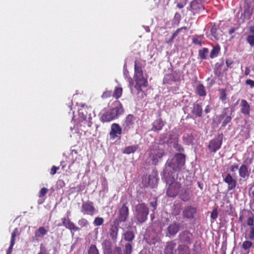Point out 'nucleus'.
Wrapping results in <instances>:
<instances>
[{
    "label": "nucleus",
    "mask_w": 254,
    "mask_h": 254,
    "mask_svg": "<svg viewBox=\"0 0 254 254\" xmlns=\"http://www.w3.org/2000/svg\"><path fill=\"white\" fill-rule=\"evenodd\" d=\"M113 104L114 105L113 108L103 112L101 117V122H110L124 113V109L122 103L119 101H115Z\"/></svg>",
    "instance_id": "f257e3e1"
},
{
    "label": "nucleus",
    "mask_w": 254,
    "mask_h": 254,
    "mask_svg": "<svg viewBox=\"0 0 254 254\" xmlns=\"http://www.w3.org/2000/svg\"><path fill=\"white\" fill-rule=\"evenodd\" d=\"M245 218L247 225L250 226L248 238L254 241V215L250 210H243L240 214L238 221L242 223Z\"/></svg>",
    "instance_id": "f03ea898"
},
{
    "label": "nucleus",
    "mask_w": 254,
    "mask_h": 254,
    "mask_svg": "<svg viewBox=\"0 0 254 254\" xmlns=\"http://www.w3.org/2000/svg\"><path fill=\"white\" fill-rule=\"evenodd\" d=\"M149 214V208L144 203H141L135 206L134 217L137 222L142 224L146 221Z\"/></svg>",
    "instance_id": "7ed1b4c3"
},
{
    "label": "nucleus",
    "mask_w": 254,
    "mask_h": 254,
    "mask_svg": "<svg viewBox=\"0 0 254 254\" xmlns=\"http://www.w3.org/2000/svg\"><path fill=\"white\" fill-rule=\"evenodd\" d=\"M164 178L167 184H169L167 190V195L171 197H175L178 193V190L181 188V185L175 181L173 177L169 178L164 174Z\"/></svg>",
    "instance_id": "20e7f679"
},
{
    "label": "nucleus",
    "mask_w": 254,
    "mask_h": 254,
    "mask_svg": "<svg viewBox=\"0 0 254 254\" xmlns=\"http://www.w3.org/2000/svg\"><path fill=\"white\" fill-rule=\"evenodd\" d=\"M223 133H221L218 134L216 137L209 141L207 147L210 152L215 153L221 148L223 142Z\"/></svg>",
    "instance_id": "39448f33"
},
{
    "label": "nucleus",
    "mask_w": 254,
    "mask_h": 254,
    "mask_svg": "<svg viewBox=\"0 0 254 254\" xmlns=\"http://www.w3.org/2000/svg\"><path fill=\"white\" fill-rule=\"evenodd\" d=\"M185 164V155L182 153L176 154L173 159L169 163V166L174 171L180 170Z\"/></svg>",
    "instance_id": "423d86ee"
},
{
    "label": "nucleus",
    "mask_w": 254,
    "mask_h": 254,
    "mask_svg": "<svg viewBox=\"0 0 254 254\" xmlns=\"http://www.w3.org/2000/svg\"><path fill=\"white\" fill-rule=\"evenodd\" d=\"M164 155V151L163 149L156 147L151 149L149 151V156L151 164L156 165L159 159H161Z\"/></svg>",
    "instance_id": "0eeeda50"
},
{
    "label": "nucleus",
    "mask_w": 254,
    "mask_h": 254,
    "mask_svg": "<svg viewBox=\"0 0 254 254\" xmlns=\"http://www.w3.org/2000/svg\"><path fill=\"white\" fill-rule=\"evenodd\" d=\"M81 212L84 215L93 216L97 212L92 201L87 200L83 201L81 207Z\"/></svg>",
    "instance_id": "6e6552de"
},
{
    "label": "nucleus",
    "mask_w": 254,
    "mask_h": 254,
    "mask_svg": "<svg viewBox=\"0 0 254 254\" xmlns=\"http://www.w3.org/2000/svg\"><path fill=\"white\" fill-rule=\"evenodd\" d=\"M134 79L135 82L134 88L137 90L138 93L142 91V87H146L148 85V81L146 78L143 76L142 73L134 74Z\"/></svg>",
    "instance_id": "1a4fd4ad"
},
{
    "label": "nucleus",
    "mask_w": 254,
    "mask_h": 254,
    "mask_svg": "<svg viewBox=\"0 0 254 254\" xmlns=\"http://www.w3.org/2000/svg\"><path fill=\"white\" fill-rule=\"evenodd\" d=\"M127 202L124 203L118 210V217L114 220H117L118 222H125L129 216V209L127 205Z\"/></svg>",
    "instance_id": "9d476101"
},
{
    "label": "nucleus",
    "mask_w": 254,
    "mask_h": 254,
    "mask_svg": "<svg viewBox=\"0 0 254 254\" xmlns=\"http://www.w3.org/2000/svg\"><path fill=\"white\" fill-rule=\"evenodd\" d=\"M179 239L181 243L188 245L193 243V236L189 231L185 230L180 233Z\"/></svg>",
    "instance_id": "9b49d317"
},
{
    "label": "nucleus",
    "mask_w": 254,
    "mask_h": 254,
    "mask_svg": "<svg viewBox=\"0 0 254 254\" xmlns=\"http://www.w3.org/2000/svg\"><path fill=\"white\" fill-rule=\"evenodd\" d=\"M205 0H192L191 1L190 4V9L194 14L204 10L203 2Z\"/></svg>",
    "instance_id": "f8f14e48"
},
{
    "label": "nucleus",
    "mask_w": 254,
    "mask_h": 254,
    "mask_svg": "<svg viewBox=\"0 0 254 254\" xmlns=\"http://www.w3.org/2000/svg\"><path fill=\"white\" fill-rule=\"evenodd\" d=\"M135 119V117L132 114H129L127 116L123 124L124 132H127L133 127Z\"/></svg>",
    "instance_id": "ddd939ff"
},
{
    "label": "nucleus",
    "mask_w": 254,
    "mask_h": 254,
    "mask_svg": "<svg viewBox=\"0 0 254 254\" xmlns=\"http://www.w3.org/2000/svg\"><path fill=\"white\" fill-rule=\"evenodd\" d=\"M120 223L117 220H113L110 224L109 234L112 240L114 241H117Z\"/></svg>",
    "instance_id": "4468645a"
},
{
    "label": "nucleus",
    "mask_w": 254,
    "mask_h": 254,
    "mask_svg": "<svg viewBox=\"0 0 254 254\" xmlns=\"http://www.w3.org/2000/svg\"><path fill=\"white\" fill-rule=\"evenodd\" d=\"M122 132V128L120 125L116 123H114L111 125V131L109 133L110 138L115 139L118 138L121 139L120 135Z\"/></svg>",
    "instance_id": "2eb2a0df"
},
{
    "label": "nucleus",
    "mask_w": 254,
    "mask_h": 254,
    "mask_svg": "<svg viewBox=\"0 0 254 254\" xmlns=\"http://www.w3.org/2000/svg\"><path fill=\"white\" fill-rule=\"evenodd\" d=\"M197 212L196 208L191 205L186 206L183 211V215L184 218L191 219L194 218Z\"/></svg>",
    "instance_id": "dca6fc26"
},
{
    "label": "nucleus",
    "mask_w": 254,
    "mask_h": 254,
    "mask_svg": "<svg viewBox=\"0 0 254 254\" xmlns=\"http://www.w3.org/2000/svg\"><path fill=\"white\" fill-rule=\"evenodd\" d=\"M249 166L243 163L239 168V177L243 179L247 180L251 173V168Z\"/></svg>",
    "instance_id": "f3484780"
},
{
    "label": "nucleus",
    "mask_w": 254,
    "mask_h": 254,
    "mask_svg": "<svg viewBox=\"0 0 254 254\" xmlns=\"http://www.w3.org/2000/svg\"><path fill=\"white\" fill-rule=\"evenodd\" d=\"M223 181L228 185L227 190L228 191L234 190L236 188L237 184V181L233 178L230 173L226 174L223 179Z\"/></svg>",
    "instance_id": "a211bd4d"
},
{
    "label": "nucleus",
    "mask_w": 254,
    "mask_h": 254,
    "mask_svg": "<svg viewBox=\"0 0 254 254\" xmlns=\"http://www.w3.org/2000/svg\"><path fill=\"white\" fill-rule=\"evenodd\" d=\"M62 225L66 229L70 230L71 233L73 234L74 232L79 230V228L75 226L74 223L71 221L70 219L68 217H64L62 218Z\"/></svg>",
    "instance_id": "6ab92c4d"
},
{
    "label": "nucleus",
    "mask_w": 254,
    "mask_h": 254,
    "mask_svg": "<svg viewBox=\"0 0 254 254\" xmlns=\"http://www.w3.org/2000/svg\"><path fill=\"white\" fill-rule=\"evenodd\" d=\"M254 159V150L249 148L244 154L243 163L250 166L252 164Z\"/></svg>",
    "instance_id": "aec40b11"
},
{
    "label": "nucleus",
    "mask_w": 254,
    "mask_h": 254,
    "mask_svg": "<svg viewBox=\"0 0 254 254\" xmlns=\"http://www.w3.org/2000/svg\"><path fill=\"white\" fill-rule=\"evenodd\" d=\"M142 183L145 187L148 186L154 187L156 183V179L152 175H146L142 178Z\"/></svg>",
    "instance_id": "412c9836"
},
{
    "label": "nucleus",
    "mask_w": 254,
    "mask_h": 254,
    "mask_svg": "<svg viewBox=\"0 0 254 254\" xmlns=\"http://www.w3.org/2000/svg\"><path fill=\"white\" fill-rule=\"evenodd\" d=\"M202 108L201 103L194 102L192 105L191 110L192 114L195 117L201 118L202 116Z\"/></svg>",
    "instance_id": "4be33fe9"
},
{
    "label": "nucleus",
    "mask_w": 254,
    "mask_h": 254,
    "mask_svg": "<svg viewBox=\"0 0 254 254\" xmlns=\"http://www.w3.org/2000/svg\"><path fill=\"white\" fill-rule=\"evenodd\" d=\"M165 122L161 118L155 120L152 123L151 130L154 132H159L163 128Z\"/></svg>",
    "instance_id": "5701e85b"
},
{
    "label": "nucleus",
    "mask_w": 254,
    "mask_h": 254,
    "mask_svg": "<svg viewBox=\"0 0 254 254\" xmlns=\"http://www.w3.org/2000/svg\"><path fill=\"white\" fill-rule=\"evenodd\" d=\"M169 143H173V147L179 152H183L184 150V148L179 143V136L178 135L174 136V138H172V135H170L169 137Z\"/></svg>",
    "instance_id": "b1692460"
},
{
    "label": "nucleus",
    "mask_w": 254,
    "mask_h": 254,
    "mask_svg": "<svg viewBox=\"0 0 254 254\" xmlns=\"http://www.w3.org/2000/svg\"><path fill=\"white\" fill-rule=\"evenodd\" d=\"M254 243L249 240L244 241L241 246L242 252L241 254H249L250 249L254 247Z\"/></svg>",
    "instance_id": "393cba45"
},
{
    "label": "nucleus",
    "mask_w": 254,
    "mask_h": 254,
    "mask_svg": "<svg viewBox=\"0 0 254 254\" xmlns=\"http://www.w3.org/2000/svg\"><path fill=\"white\" fill-rule=\"evenodd\" d=\"M176 254H190V247L186 244H179L175 250Z\"/></svg>",
    "instance_id": "a878e982"
},
{
    "label": "nucleus",
    "mask_w": 254,
    "mask_h": 254,
    "mask_svg": "<svg viewBox=\"0 0 254 254\" xmlns=\"http://www.w3.org/2000/svg\"><path fill=\"white\" fill-rule=\"evenodd\" d=\"M241 112L245 115H250V106L247 100L242 99L241 101Z\"/></svg>",
    "instance_id": "bb28decb"
},
{
    "label": "nucleus",
    "mask_w": 254,
    "mask_h": 254,
    "mask_svg": "<svg viewBox=\"0 0 254 254\" xmlns=\"http://www.w3.org/2000/svg\"><path fill=\"white\" fill-rule=\"evenodd\" d=\"M48 230L44 227H39L35 232L34 237L36 241H38L40 238H43L44 236L47 234Z\"/></svg>",
    "instance_id": "cd10ccee"
},
{
    "label": "nucleus",
    "mask_w": 254,
    "mask_h": 254,
    "mask_svg": "<svg viewBox=\"0 0 254 254\" xmlns=\"http://www.w3.org/2000/svg\"><path fill=\"white\" fill-rule=\"evenodd\" d=\"M180 226L176 223H173L170 224L167 228V231L169 235L172 236L175 235L179 231Z\"/></svg>",
    "instance_id": "c85d7f7f"
},
{
    "label": "nucleus",
    "mask_w": 254,
    "mask_h": 254,
    "mask_svg": "<svg viewBox=\"0 0 254 254\" xmlns=\"http://www.w3.org/2000/svg\"><path fill=\"white\" fill-rule=\"evenodd\" d=\"M176 243L174 241H170L167 243L165 252L166 254H173L175 252Z\"/></svg>",
    "instance_id": "c756f323"
},
{
    "label": "nucleus",
    "mask_w": 254,
    "mask_h": 254,
    "mask_svg": "<svg viewBox=\"0 0 254 254\" xmlns=\"http://www.w3.org/2000/svg\"><path fill=\"white\" fill-rule=\"evenodd\" d=\"M18 232V229L15 228L13 232L11 233V237L10 240V246L7 250L6 254H11L12 250L13 247L15 244V238L16 236V234Z\"/></svg>",
    "instance_id": "7c9ffc66"
},
{
    "label": "nucleus",
    "mask_w": 254,
    "mask_h": 254,
    "mask_svg": "<svg viewBox=\"0 0 254 254\" xmlns=\"http://www.w3.org/2000/svg\"><path fill=\"white\" fill-rule=\"evenodd\" d=\"M220 30L218 25L214 24L211 28L210 32L211 35L213 37L214 40H218L220 38L219 32Z\"/></svg>",
    "instance_id": "2f4dec72"
},
{
    "label": "nucleus",
    "mask_w": 254,
    "mask_h": 254,
    "mask_svg": "<svg viewBox=\"0 0 254 254\" xmlns=\"http://www.w3.org/2000/svg\"><path fill=\"white\" fill-rule=\"evenodd\" d=\"M179 197L184 202L189 201L190 199V194L187 189H182L181 190Z\"/></svg>",
    "instance_id": "473e14b6"
},
{
    "label": "nucleus",
    "mask_w": 254,
    "mask_h": 254,
    "mask_svg": "<svg viewBox=\"0 0 254 254\" xmlns=\"http://www.w3.org/2000/svg\"><path fill=\"white\" fill-rule=\"evenodd\" d=\"M177 74L176 72L167 74L164 79L168 83H170L172 81H180V78L177 77Z\"/></svg>",
    "instance_id": "72a5a7b5"
},
{
    "label": "nucleus",
    "mask_w": 254,
    "mask_h": 254,
    "mask_svg": "<svg viewBox=\"0 0 254 254\" xmlns=\"http://www.w3.org/2000/svg\"><path fill=\"white\" fill-rule=\"evenodd\" d=\"M254 8H251V6H244V10L242 16L244 15V18L247 19H250L253 13Z\"/></svg>",
    "instance_id": "f704fd0d"
},
{
    "label": "nucleus",
    "mask_w": 254,
    "mask_h": 254,
    "mask_svg": "<svg viewBox=\"0 0 254 254\" xmlns=\"http://www.w3.org/2000/svg\"><path fill=\"white\" fill-rule=\"evenodd\" d=\"M138 148L137 145H132L126 147L123 150V154H130L134 153Z\"/></svg>",
    "instance_id": "c9c22d12"
},
{
    "label": "nucleus",
    "mask_w": 254,
    "mask_h": 254,
    "mask_svg": "<svg viewBox=\"0 0 254 254\" xmlns=\"http://www.w3.org/2000/svg\"><path fill=\"white\" fill-rule=\"evenodd\" d=\"M226 115V113L224 112V111L223 112L222 114L220 115L219 117V120H222L223 119H224L222 126V127H225L227 124L230 123L232 120V117L230 116H227L225 117Z\"/></svg>",
    "instance_id": "e433bc0d"
},
{
    "label": "nucleus",
    "mask_w": 254,
    "mask_h": 254,
    "mask_svg": "<svg viewBox=\"0 0 254 254\" xmlns=\"http://www.w3.org/2000/svg\"><path fill=\"white\" fill-rule=\"evenodd\" d=\"M195 93L199 96H205L206 92L204 86L202 84H199L196 87Z\"/></svg>",
    "instance_id": "4c0bfd02"
},
{
    "label": "nucleus",
    "mask_w": 254,
    "mask_h": 254,
    "mask_svg": "<svg viewBox=\"0 0 254 254\" xmlns=\"http://www.w3.org/2000/svg\"><path fill=\"white\" fill-rule=\"evenodd\" d=\"M220 51V46L219 45H217L214 46L211 50L210 53V58L211 59H214L218 56L219 53Z\"/></svg>",
    "instance_id": "58836bf2"
},
{
    "label": "nucleus",
    "mask_w": 254,
    "mask_h": 254,
    "mask_svg": "<svg viewBox=\"0 0 254 254\" xmlns=\"http://www.w3.org/2000/svg\"><path fill=\"white\" fill-rule=\"evenodd\" d=\"M187 29V28L186 26H183L177 29V30L173 33L171 37L167 41V43L169 44L172 43V41L174 40V38L180 33V32H181L183 30H186Z\"/></svg>",
    "instance_id": "ea45409f"
},
{
    "label": "nucleus",
    "mask_w": 254,
    "mask_h": 254,
    "mask_svg": "<svg viewBox=\"0 0 254 254\" xmlns=\"http://www.w3.org/2000/svg\"><path fill=\"white\" fill-rule=\"evenodd\" d=\"M142 64L139 61L136 60L134 62V74L142 73Z\"/></svg>",
    "instance_id": "a19ab883"
},
{
    "label": "nucleus",
    "mask_w": 254,
    "mask_h": 254,
    "mask_svg": "<svg viewBox=\"0 0 254 254\" xmlns=\"http://www.w3.org/2000/svg\"><path fill=\"white\" fill-rule=\"evenodd\" d=\"M219 92V99L223 103H226L227 102V94L226 89L225 88H219L218 89Z\"/></svg>",
    "instance_id": "79ce46f5"
},
{
    "label": "nucleus",
    "mask_w": 254,
    "mask_h": 254,
    "mask_svg": "<svg viewBox=\"0 0 254 254\" xmlns=\"http://www.w3.org/2000/svg\"><path fill=\"white\" fill-rule=\"evenodd\" d=\"M124 240L127 242H131L134 238V234L131 231H127L124 235Z\"/></svg>",
    "instance_id": "37998d69"
},
{
    "label": "nucleus",
    "mask_w": 254,
    "mask_h": 254,
    "mask_svg": "<svg viewBox=\"0 0 254 254\" xmlns=\"http://www.w3.org/2000/svg\"><path fill=\"white\" fill-rule=\"evenodd\" d=\"M123 94V89L121 87H116L114 92L113 93V97H115L117 100Z\"/></svg>",
    "instance_id": "c03bdc74"
},
{
    "label": "nucleus",
    "mask_w": 254,
    "mask_h": 254,
    "mask_svg": "<svg viewBox=\"0 0 254 254\" xmlns=\"http://www.w3.org/2000/svg\"><path fill=\"white\" fill-rule=\"evenodd\" d=\"M183 140L185 144L189 145L192 142L193 140V137L191 134L188 133L185 134L183 137Z\"/></svg>",
    "instance_id": "a18cd8bd"
},
{
    "label": "nucleus",
    "mask_w": 254,
    "mask_h": 254,
    "mask_svg": "<svg viewBox=\"0 0 254 254\" xmlns=\"http://www.w3.org/2000/svg\"><path fill=\"white\" fill-rule=\"evenodd\" d=\"M87 254H100L99 250L95 245H91L87 250Z\"/></svg>",
    "instance_id": "49530a36"
},
{
    "label": "nucleus",
    "mask_w": 254,
    "mask_h": 254,
    "mask_svg": "<svg viewBox=\"0 0 254 254\" xmlns=\"http://www.w3.org/2000/svg\"><path fill=\"white\" fill-rule=\"evenodd\" d=\"M104 219L103 217H96L95 218L93 224L96 226H100L103 224Z\"/></svg>",
    "instance_id": "de8ad7c7"
},
{
    "label": "nucleus",
    "mask_w": 254,
    "mask_h": 254,
    "mask_svg": "<svg viewBox=\"0 0 254 254\" xmlns=\"http://www.w3.org/2000/svg\"><path fill=\"white\" fill-rule=\"evenodd\" d=\"M208 52V49L207 48H204L201 50L199 51V56L202 60L206 59V54Z\"/></svg>",
    "instance_id": "09e8293b"
},
{
    "label": "nucleus",
    "mask_w": 254,
    "mask_h": 254,
    "mask_svg": "<svg viewBox=\"0 0 254 254\" xmlns=\"http://www.w3.org/2000/svg\"><path fill=\"white\" fill-rule=\"evenodd\" d=\"M78 224L81 228L86 227L89 225V222L86 219L82 218L78 221Z\"/></svg>",
    "instance_id": "8fccbe9b"
},
{
    "label": "nucleus",
    "mask_w": 254,
    "mask_h": 254,
    "mask_svg": "<svg viewBox=\"0 0 254 254\" xmlns=\"http://www.w3.org/2000/svg\"><path fill=\"white\" fill-rule=\"evenodd\" d=\"M124 252V254H131L132 252V246L130 243H127L125 245Z\"/></svg>",
    "instance_id": "3c124183"
},
{
    "label": "nucleus",
    "mask_w": 254,
    "mask_h": 254,
    "mask_svg": "<svg viewBox=\"0 0 254 254\" xmlns=\"http://www.w3.org/2000/svg\"><path fill=\"white\" fill-rule=\"evenodd\" d=\"M113 96V92L111 90H105L102 94L101 97L103 99H106Z\"/></svg>",
    "instance_id": "603ef678"
},
{
    "label": "nucleus",
    "mask_w": 254,
    "mask_h": 254,
    "mask_svg": "<svg viewBox=\"0 0 254 254\" xmlns=\"http://www.w3.org/2000/svg\"><path fill=\"white\" fill-rule=\"evenodd\" d=\"M247 42L251 47L254 46V35H249L247 37Z\"/></svg>",
    "instance_id": "864d4df0"
},
{
    "label": "nucleus",
    "mask_w": 254,
    "mask_h": 254,
    "mask_svg": "<svg viewBox=\"0 0 254 254\" xmlns=\"http://www.w3.org/2000/svg\"><path fill=\"white\" fill-rule=\"evenodd\" d=\"M222 65H223V64H216V68L214 70L215 75H216L218 76H220L221 75V66Z\"/></svg>",
    "instance_id": "5fc2aeb1"
},
{
    "label": "nucleus",
    "mask_w": 254,
    "mask_h": 254,
    "mask_svg": "<svg viewBox=\"0 0 254 254\" xmlns=\"http://www.w3.org/2000/svg\"><path fill=\"white\" fill-rule=\"evenodd\" d=\"M48 190L46 188H43L41 189L39 192L38 196L39 197H43L48 192Z\"/></svg>",
    "instance_id": "6e6d98bb"
},
{
    "label": "nucleus",
    "mask_w": 254,
    "mask_h": 254,
    "mask_svg": "<svg viewBox=\"0 0 254 254\" xmlns=\"http://www.w3.org/2000/svg\"><path fill=\"white\" fill-rule=\"evenodd\" d=\"M218 214L217 212V209L215 208L212 210V211L211 213L210 218L212 219L215 220L218 217Z\"/></svg>",
    "instance_id": "4d7b16f0"
},
{
    "label": "nucleus",
    "mask_w": 254,
    "mask_h": 254,
    "mask_svg": "<svg viewBox=\"0 0 254 254\" xmlns=\"http://www.w3.org/2000/svg\"><path fill=\"white\" fill-rule=\"evenodd\" d=\"M180 1L177 3V7L179 8H183L187 4V0H179Z\"/></svg>",
    "instance_id": "13d9d810"
},
{
    "label": "nucleus",
    "mask_w": 254,
    "mask_h": 254,
    "mask_svg": "<svg viewBox=\"0 0 254 254\" xmlns=\"http://www.w3.org/2000/svg\"><path fill=\"white\" fill-rule=\"evenodd\" d=\"M244 6H251V8H254V0H245Z\"/></svg>",
    "instance_id": "bf43d9fd"
},
{
    "label": "nucleus",
    "mask_w": 254,
    "mask_h": 254,
    "mask_svg": "<svg viewBox=\"0 0 254 254\" xmlns=\"http://www.w3.org/2000/svg\"><path fill=\"white\" fill-rule=\"evenodd\" d=\"M234 64V61L230 59H227L226 60V64L228 68H232L233 67V64Z\"/></svg>",
    "instance_id": "052dcab7"
},
{
    "label": "nucleus",
    "mask_w": 254,
    "mask_h": 254,
    "mask_svg": "<svg viewBox=\"0 0 254 254\" xmlns=\"http://www.w3.org/2000/svg\"><path fill=\"white\" fill-rule=\"evenodd\" d=\"M249 194V196L252 198L251 199H254V185L252 186L250 188Z\"/></svg>",
    "instance_id": "680f3d73"
},
{
    "label": "nucleus",
    "mask_w": 254,
    "mask_h": 254,
    "mask_svg": "<svg viewBox=\"0 0 254 254\" xmlns=\"http://www.w3.org/2000/svg\"><path fill=\"white\" fill-rule=\"evenodd\" d=\"M82 123L83 125L87 124L88 127H91L92 122L89 120H86V117H83V121H82Z\"/></svg>",
    "instance_id": "e2e57ef3"
},
{
    "label": "nucleus",
    "mask_w": 254,
    "mask_h": 254,
    "mask_svg": "<svg viewBox=\"0 0 254 254\" xmlns=\"http://www.w3.org/2000/svg\"><path fill=\"white\" fill-rule=\"evenodd\" d=\"M59 169H60L59 167H56L55 166H53L51 169L50 174L52 175H55L57 173V170H58Z\"/></svg>",
    "instance_id": "0e129e2a"
},
{
    "label": "nucleus",
    "mask_w": 254,
    "mask_h": 254,
    "mask_svg": "<svg viewBox=\"0 0 254 254\" xmlns=\"http://www.w3.org/2000/svg\"><path fill=\"white\" fill-rule=\"evenodd\" d=\"M239 165L237 164H235L234 165L230 166V170L232 172H234L236 170H239Z\"/></svg>",
    "instance_id": "69168bd1"
},
{
    "label": "nucleus",
    "mask_w": 254,
    "mask_h": 254,
    "mask_svg": "<svg viewBox=\"0 0 254 254\" xmlns=\"http://www.w3.org/2000/svg\"><path fill=\"white\" fill-rule=\"evenodd\" d=\"M246 84L249 85L251 88L254 87V80L248 79L246 80Z\"/></svg>",
    "instance_id": "338daca9"
},
{
    "label": "nucleus",
    "mask_w": 254,
    "mask_h": 254,
    "mask_svg": "<svg viewBox=\"0 0 254 254\" xmlns=\"http://www.w3.org/2000/svg\"><path fill=\"white\" fill-rule=\"evenodd\" d=\"M40 251L37 254H46V251L45 248L43 246L42 244L40 245Z\"/></svg>",
    "instance_id": "774afa93"
}]
</instances>
